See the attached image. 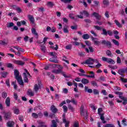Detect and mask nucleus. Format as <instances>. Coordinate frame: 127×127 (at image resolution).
I'll return each instance as SVG.
<instances>
[{
    "label": "nucleus",
    "mask_w": 127,
    "mask_h": 127,
    "mask_svg": "<svg viewBox=\"0 0 127 127\" xmlns=\"http://www.w3.org/2000/svg\"><path fill=\"white\" fill-rule=\"evenodd\" d=\"M14 76L17 81L19 83V85L21 86H23V80H22V78L21 76H19V71L17 69H15L14 71Z\"/></svg>",
    "instance_id": "1"
},
{
    "label": "nucleus",
    "mask_w": 127,
    "mask_h": 127,
    "mask_svg": "<svg viewBox=\"0 0 127 127\" xmlns=\"http://www.w3.org/2000/svg\"><path fill=\"white\" fill-rule=\"evenodd\" d=\"M51 56H52V58L50 59L49 61L50 62H53V63H58V61L56 60L57 58V54L55 52L50 53Z\"/></svg>",
    "instance_id": "2"
},
{
    "label": "nucleus",
    "mask_w": 127,
    "mask_h": 127,
    "mask_svg": "<svg viewBox=\"0 0 127 127\" xmlns=\"http://www.w3.org/2000/svg\"><path fill=\"white\" fill-rule=\"evenodd\" d=\"M102 60H103L104 62H107L109 64H115L116 62L112 59H108L106 57H103L102 58Z\"/></svg>",
    "instance_id": "3"
},
{
    "label": "nucleus",
    "mask_w": 127,
    "mask_h": 127,
    "mask_svg": "<svg viewBox=\"0 0 127 127\" xmlns=\"http://www.w3.org/2000/svg\"><path fill=\"white\" fill-rule=\"evenodd\" d=\"M26 72L23 73V78H24V82L25 83H28V78L27 77H29L30 76V74H29V73L27 72V69H24Z\"/></svg>",
    "instance_id": "4"
},
{
    "label": "nucleus",
    "mask_w": 127,
    "mask_h": 127,
    "mask_svg": "<svg viewBox=\"0 0 127 127\" xmlns=\"http://www.w3.org/2000/svg\"><path fill=\"white\" fill-rule=\"evenodd\" d=\"M80 114L81 116L86 117L87 116V113L86 111H84V106L81 105L80 107Z\"/></svg>",
    "instance_id": "5"
},
{
    "label": "nucleus",
    "mask_w": 127,
    "mask_h": 127,
    "mask_svg": "<svg viewBox=\"0 0 127 127\" xmlns=\"http://www.w3.org/2000/svg\"><path fill=\"white\" fill-rule=\"evenodd\" d=\"M39 89H41V83L40 82H39L38 84H35L34 87V90L36 93L38 92V90H39Z\"/></svg>",
    "instance_id": "6"
},
{
    "label": "nucleus",
    "mask_w": 127,
    "mask_h": 127,
    "mask_svg": "<svg viewBox=\"0 0 127 127\" xmlns=\"http://www.w3.org/2000/svg\"><path fill=\"white\" fill-rule=\"evenodd\" d=\"M84 64H87L88 65H93V64H94V59L89 58L88 59L85 61Z\"/></svg>",
    "instance_id": "7"
},
{
    "label": "nucleus",
    "mask_w": 127,
    "mask_h": 127,
    "mask_svg": "<svg viewBox=\"0 0 127 127\" xmlns=\"http://www.w3.org/2000/svg\"><path fill=\"white\" fill-rule=\"evenodd\" d=\"M120 99L123 101L122 104L123 105H127V98L123 96H119Z\"/></svg>",
    "instance_id": "8"
},
{
    "label": "nucleus",
    "mask_w": 127,
    "mask_h": 127,
    "mask_svg": "<svg viewBox=\"0 0 127 127\" xmlns=\"http://www.w3.org/2000/svg\"><path fill=\"white\" fill-rule=\"evenodd\" d=\"M13 63L14 64H16V65H20L21 66L24 65V62L19 60H14Z\"/></svg>",
    "instance_id": "9"
},
{
    "label": "nucleus",
    "mask_w": 127,
    "mask_h": 127,
    "mask_svg": "<svg viewBox=\"0 0 127 127\" xmlns=\"http://www.w3.org/2000/svg\"><path fill=\"white\" fill-rule=\"evenodd\" d=\"M92 15H93V16H94L95 17H96V19H97V20H101V18L102 17V16L100 15L99 14V13L94 12L93 13Z\"/></svg>",
    "instance_id": "10"
},
{
    "label": "nucleus",
    "mask_w": 127,
    "mask_h": 127,
    "mask_svg": "<svg viewBox=\"0 0 127 127\" xmlns=\"http://www.w3.org/2000/svg\"><path fill=\"white\" fill-rule=\"evenodd\" d=\"M10 118H11V113L8 112L5 113L4 119H5V120H8L9 119H10Z\"/></svg>",
    "instance_id": "11"
},
{
    "label": "nucleus",
    "mask_w": 127,
    "mask_h": 127,
    "mask_svg": "<svg viewBox=\"0 0 127 127\" xmlns=\"http://www.w3.org/2000/svg\"><path fill=\"white\" fill-rule=\"evenodd\" d=\"M13 48L16 49L18 52H22V53L24 52V50L19 46H14L13 47Z\"/></svg>",
    "instance_id": "12"
},
{
    "label": "nucleus",
    "mask_w": 127,
    "mask_h": 127,
    "mask_svg": "<svg viewBox=\"0 0 127 127\" xmlns=\"http://www.w3.org/2000/svg\"><path fill=\"white\" fill-rule=\"evenodd\" d=\"M91 39L95 45H99V44H101V42L97 40V39L95 38L94 37H92Z\"/></svg>",
    "instance_id": "13"
},
{
    "label": "nucleus",
    "mask_w": 127,
    "mask_h": 127,
    "mask_svg": "<svg viewBox=\"0 0 127 127\" xmlns=\"http://www.w3.org/2000/svg\"><path fill=\"white\" fill-rule=\"evenodd\" d=\"M7 127H14V122L13 121H8L7 124Z\"/></svg>",
    "instance_id": "14"
},
{
    "label": "nucleus",
    "mask_w": 127,
    "mask_h": 127,
    "mask_svg": "<svg viewBox=\"0 0 127 127\" xmlns=\"http://www.w3.org/2000/svg\"><path fill=\"white\" fill-rule=\"evenodd\" d=\"M39 127H47V125H45V123L42 121H38Z\"/></svg>",
    "instance_id": "15"
},
{
    "label": "nucleus",
    "mask_w": 127,
    "mask_h": 127,
    "mask_svg": "<svg viewBox=\"0 0 127 127\" xmlns=\"http://www.w3.org/2000/svg\"><path fill=\"white\" fill-rule=\"evenodd\" d=\"M5 105L6 107H10V99L9 98V97H7L6 99V100L5 101Z\"/></svg>",
    "instance_id": "16"
},
{
    "label": "nucleus",
    "mask_w": 127,
    "mask_h": 127,
    "mask_svg": "<svg viewBox=\"0 0 127 127\" xmlns=\"http://www.w3.org/2000/svg\"><path fill=\"white\" fill-rule=\"evenodd\" d=\"M27 95L30 97H33L34 96V92L31 89H28L27 91Z\"/></svg>",
    "instance_id": "17"
},
{
    "label": "nucleus",
    "mask_w": 127,
    "mask_h": 127,
    "mask_svg": "<svg viewBox=\"0 0 127 127\" xmlns=\"http://www.w3.org/2000/svg\"><path fill=\"white\" fill-rule=\"evenodd\" d=\"M63 123L65 124V127H69V124H70L69 121H67L66 120V119L64 118V119H63Z\"/></svg>",
    "instance_id": "18"
},
{
    "label": "nucleus",
    "mask_w": 127,
    "mask_h": 127,
    "mask_svg": "<svg viewBox=\"0 0 127 127\" xmlns=\"http://www.w3.org/2000/svg\"><path fill=\"white\" fill-rule=\"evenodd\" d=\"M80 14L81 15H84L85 16H86V17H88L90 14H89V12L87 11H83L82 12H80Z\"/></svg>",
    "instance_id": "19"
},
{
    "label": "nucleus",
    "mask_w": 127,
    "mask_h": 127,
    "mask_svg": "<svg viewBox=\"0 0 127 127\" xmlns=\"http://www.w3.org/2000/svg\"><path fill=\"white\" fill-rule=\"evenodd\" d=\"M89 80L86 78H83L81 79V83L84 84V85H86L87 84H89Z\"/></svg>",
    "instance_id": "20"
},
{
    "label": "nucleus",
    "mask_w": 127,
    "mask_h": 127,
    "mask_svg": "<svg viewBox=\"0 0 127 127\" xmlns=\"http://www.w3.org/2000/svg\"><path fill=\"white\" fill-rule=\"evenodd\" d=\"M89 74H91V75H86V77L88 78H95V73L93 72V71H89Z\"/></svg>",
    "instance_id": "21"
},
{
    "label": "nucleus",
    "mask_w": 127,
    "mask_h": 127,
    "mask_svg": "<svg viewBox=\"0 0 127 127\" xmlns=\"http://www.w3.org/2000/svg\"><path fill=\"white\" fill-rule=\"evenodd\" d=\"M84 90L85 92H88L89 94L93 93V90L92 89H88V87L85 86Z\"/></svg>",
    "instance_id": "22"
},
{
    "label": "nucleus",
    "mask_w": 127,
    "mask_h": 127,
    "mask_svg": "<svg viewBox=\"0 0 127 127\" xmlns=\"http://www.w3.org/2000/svg\"><path fill=\"white\" fill-rule=\"evenodd\" d=\"M82 38L83 39H84L85 40H87L90 38V35L88 34H83L82 35Z\"/></svg>",
    "instance_id": "23"
},
{
    "label": "nucleus",
    "mask_w": 127,
    "mask_h": 127,
    "mask_svg": "<svg viewBox=\"0 0 127 127\" xmlns=\"http://www.w3.org/2000/svg\"><path fill=\"white\" fill-rule=\"evenodd\" d=\"M51 110L54 114H55V113H56L57 111H58V110L56 108H55V106L54 105H52L51 106Z\"/></svg>",
    "instance_id": "24"
},
{
    "label": "nucleus",
    "mask_w": 127,
    "mask_h": 127,
    "mask_svg": "<svg viewBox=\"0 0 127 127\" xmlns=\"http://www.w3.org/2000/svg\"><path fill=\"white\" fill-rule=\"evenodd\" d=\"M31 31H32V34H33L34 35H35V36H38V34L37 33V32H36V30H35V29H34V28H32L31 29Z\"/></svg>",
    "instance_id": "25"
},
{
    "label": "nucleus",
    "mask_w": 127,
    "mask_h": 127,
    "mask_svg": "<svg viewBox=\"0 0 127 127\" xmlns=\"http://www.w3.org/2000/svg\"><path fill=\"white\" fill-rule=\"evenodd\" d=\"M89 106L91 109L93 110V111H96V110L98 109V107H97L96 106H95V104H90Z\"/></svg>",
    "instance_id": "26"
},
{
    "label": "nucleus",
    "mask_w": 127,
    "mask_h": 127,
    "mask_svg": "<svg viewBox=\"0 0 127 127\" xmlns=\"http://www.w3.org/2000/svg\"><path fill=\"white\" fill-rule=\"evenodd\" d=\"M28 18L31 23L33 24L34 23V18H33V16L32 15H29Z\"/></svg>",
    "instance_id": "27"
},
{
    "label": "nucleus",
    "mask_w": 127,
    "mask_h": 127,
    "mask_svg": "<svg viewBox=\"0 0 127 127\" xmlns=\"http://www.w3.org/2000/svg\"><path fill=\"white\" fill-rule=\"evenodd\" d=\"M53 5H54V3H53V2L51 1H48L47 3V6L49 7H53Z\"/></svg>",
    "instance_id": "28"
},
{
    "label": "nucleus",
    "mask_w": 127,
    "mask_h": 127,
    "mask_svg": "<svg viewBox=\"0 0 127 127\" xmlns=\"http://www.w3.org/2000/svg\"><path fill=\"white\" fill-rule=\"evenodd\" d=\"M64 33H68V32H69V31H68V26L67 25H65L64 27Z\"/></svg>",
    "instance_id": "29"
},
{
    "label": "nucleus",
    "mask_w": 127,
    "mask_h": 127,
    "mask_svg": "<svg viewBox=\"0 0 127 127\" xmlns=\"http://www.w3.org/2000/svg\"><path fill=\"white\" fill-rule=\"evenodd\" d=\"M52 72L55 74H60V72H61V69H54L53 70Z\"/></svg>",
    "instance_id": "30"
},
{
    "label": "nucleus",
    "mask_w": 127,
    "mask_h": 127,
    "mask_svg": "<svg viewBox=\"0 0 127 127\" xmlns=\"http://www.w3.org/2000/svg\"><path fill=\"white\" fill-rule=\"evenodd\" d=\"M100 117L103 124H106V121H105V117H104V114H101V115H100Z\"/></svg>",
    "instance_id": "31"
},
{
    "label": "nucleus",
    "mask_w": 127,
    "mask_h": 127,
    "mask_svg": "<svg viewBox=\"0 0 127 127\" xmlns=\"http://www.w3.org/2000/svg\"><path fill=\"white\" fill-rule=\"evenodd\" d=\"M114 22H115L116 25L118 26V27H122V24L119 22V21H118V20H115Z\"/></svg>",
    "instance_id": "32"
},
{
    "label": "nucleus",
    "mask_w": 127,
    "mask_h": 127,
    "mask_svg": "<svg viewBox=\"0 0 127 127\" xmlns=\"http://www.w3.org/2000/svg\"><path fill=\"white\" fill-rule=\"evenodd\" d=\"M11 85H13L14 89L15 90H17V85H16V81L12 82Z\"/></svg>",
    "instance_id": "33"
},
{
    "label": "nucleus",
    "mask_w": 127,
    "mask_h": 127,
    "mask_svg": "<svg viewBox=\"0 0 127 127\" xmlns=\"http://www.w3.org/2000/svg\"><path fill=\"white\" fill-rule=\"evenodd\" d=\"M52 125H51V127H57V123L55 121V120H53L52 121Z\"/></svg>",
    "instance_id": "34"
},
{
    "label": "nucleus",
    "mask_w": 127,
    "mask_h": 127,
    "mask_svg": "<svg viewBox=\"0 0 127 127\" xmlns=\"http://www.w3.org/2000/svg\"><path fill=\"white\" fill-rule=\"evenodd\" d=\"M89 49L88 48H86L85 49V51H86V52H87V53H89V52H93V48H92V47H89Z\"/></svg>",
    "instance_id": "35"
},
{
    "label": "nucleus",
    "mask_w": 127,
    "mask_h": 127,
    "mask_svg": "<svg viewBox=\"0 0 127 127\" xmlns=\"http://www.w3.org/2000/svg\"><path fill=\"white\" fill-rule=\"evenodd\" d=\"M112 42L115 45H117V46H119L120 45V43H119V41H117V40L113 39Z\"/></svg>",
    "instance_id": "36"
},
{
    "label": "nucleus",
    "mask_w": 127,
    "mask_h": 127,
    "mask_svg": "<svg viewBox=\"0 0 127 127\" xmlns=\"http://www.w3.org/2000/svg\"><path fill=\"white\" fill-rule=\"evenodd\" d=\"M103 112V109L102 108H98V114L100 116L101 115H103L102 114V112Z\"/></svg>",
    "instance_id": "37"
},
{
    "label": "nucleus",
    "mask_w": 127,
    "mask_h": 127,
    "mask_svg": "<svg viewBox=\"0 0 127 127\" xmlns=\"http://www.w3.org/2000/svg\"><path fill=\"white\" fill-rule=\"evenodd\" d=\"M13 25H14V24H13V23L12 22H10V23H8L7 24V27H12V26H13Z\"/></svg>",
    "instance_id": "38"
},
{
    "label": "nucleus",
    "mask_w": 127,
    "mask_h": 127,
    "mask_svg": "<svg viewBox=\"0 0 127 127\" xmlns=\"http://www.w3.org/2000/svg\"><path fill=\"white\" fill-rule=\"evenodd\" d=\"M32 117L35 119H37L38 118V115L35 113H33L32 114Z\"/></svg>",
    "instance_id": "39"
},
{
    "label": "nucleus",
    "mask_w": 127,
    "mask_h": 127,
    "mask_svg": "<svg viewBox=\"0 0 127 127\" xmlns=\"http://www.w3.org/2000/svg\"><path fill=\"white\" fill-rule=\"evenodd\" d=\"M61 1H63V2H64V3H68L69 2H71L72 0H61Z\"/></svg>",
    "instance_id": "40"
},
{
    "label": "nucleus",
    "mask_w": 127,
    "mask_h": 127,
    "mask_svg": "<svg viewBox=\"0 0 127 127\" xmlns=\"http://www.w3.org/2000/svg\"><path fill=\"white\" fill-rule=\"evenodd\" d=\"M120 80L123 83H127V78H123V77H120Z\"/></svg>",
    "instance_id": "41"
},
{
    "label": "nucleus",
    "mask_w": 127,
    "mask_h": 127,
    "mask_svg": "<svg viewBox=\"0 0 127 127\" xmlns=\"http://www.w3.org/2000/svg\"><path fill=\"white\" fill-rule=\"evenodd\" d=\"M14 113L15 115H18L19 114V109H15L14 110Z\"/></svg>",
    "instance_id": "42"
},
{
    "label": "nucleus",
    "mask_w": 127,
    "mask_h": 127,
    "mask_svg": "<svg viewBox=\"0 0 127 127\" xmlns=\"http://www.w3.org/2000/svg\"><path fill=\"white\" fill-rule=\"evenodd\" d=\"M63 109H64V113H67V111H68V108L66 105H64L63 107Z\"/></svg>",
    "instance_id": "43"
},
{
    "label": "nucleus",
    "mask_w": 127,
    "mask_h": 127,
    "mask_svg": "<svg viewBox=\"0 0 127 127\" xmlns=\"http://www.w3.org/2000/svg\"><path fill=\"white\" fill-rule=\"evenodd\" d=\"M66 59H67V58L65 56H64L63 58V61H64V62H65L67 64H69V61H68L67 60H66Z\"/></svg>",
    "instance_id": "44"
},
{
    "label": "nucleus",
    "mask_w": 127,
    "mask_h": 127,
    "mask_svg": "<svg viewBox=\"0 0 127 127\" xmlns=\"http://www.w3.org/2000/svg\"><path fill=\"white\" fill-rule=\"evenodd\" d=\"M117 63L118 64H121L122 63V60H121V58H120V57H117Z\"/></svg>",
    "instance_id": "45"
},
{
    "label": "nucleus",
    "mask_w": 127,
    "mask_h": 127,
    "mask_svg": "<svg viewBox=\"0 0 127 127\" xmlns=\"http://www.w3.org/2000/svg\"><path fill=\"white\" fill-rule=\"evenodd\" d=\"M103 31V33L102 34H103L104 35H108V31H107V30L103 29L102 30Z\"/></svg>",
    "instance_id": "46"
},
{
    "label": "nucleus",
    "mask_w": 127,
    "mask_h": 127,
    "mask_svg": "<svg viewBox=\"0 0 127 127\" xmlns=\"http://www.w3.org/2000/svg\"><path fill=\"white\" fill-rule=\"evenodd\" d=\"M66 49L71 50L72 49V45H68L65 47Z\"/></svg>",
    "instance_id": "47"
},
{
    "label": "nucleus",
    "mask_w": 127,
    "mask_h": 127,
    "mask_svg": "<svg viewBox=\"0 0 127 127\" xmlns=\"http://www.w3.org/2000/svg\"><path fill=\"white\" fill-rule=\"evenodd\" d=\"M99 90L97 89H93V94H94V95H99Z\"/></svg>",
    "instance_id": "48"
},
{
    "label": "nucleus",
    "mask_w": 127,
    "mask_h": 127,
    "mask_svg": "<svg viewBox=\"0 0 127 127\" xmlns=\"http://www.w3.org/2000/svg\"><path fill=\"white\" fill-rule=\"evenodd\" d=\"M2 98H4V99H5V98L7 97V94H6L5 92H3L2 93Z\"/></svg>",
    "instance_id": "49"
},
{
    "label": "nucleus",
    "mask_w": 127,
    "mask_h": 127,
    "mask_svg": "<svg viewBox=\"0 0 127 127\" xmlns=\"http://www.w3.org/2000/svg\"><path fill=\"white\" fill-rule=\"evenodd\" d=\"M1 75L2 77H3V78H5V77L6 76V75H7V72H2L1 73Z\"/></svg>",
    "instance_id": "50"
},
{
    "label": "nucleus",
    "mask_w": 127,
    "mask_h": 127,
    "mask_svg": "<svg viewBox=\"0 0 127 127\" xmlns=\"http://www.w3.org/2000/svg\"><path fill=\"white\" fill-rule=\"evenodd\" d=\"M104 127H115L114 124H107Z\"/></svg>",
    "instance_id": "51"
},
{
    "label": "nucleus",
    "mask_w": 127,
    "mask_h": 127,
    "mask_svg": "<svg viewBox=\"0 0 127 127\" xmlns=\"http://www.w3.org/2000/svg\"><path fill=\"white\" fill-rule=\"evenodd\" d=\"M71 103H72L73 105H77V101H76L74 99H72L71 100Z\"/></svg>",
    "instance_id": "52"
},
{
    "label": "nucleus",
    "mask_w": 127,
    "mask_h": 127,
    "mask_svg": "<svg viewBox=\"0 0 127 127\" xmlns=\"http://www.w3.org/2000/svg\"><path fill=\"white\" fill-rule=\"evenodd\" d=\"M123 72H124V71L122 69H120L118 71L119 74H120V75H121V76H122V77H124V75L123 74Z\"/></svg>",
    "instance_id": "53"
},
{
    "label": "nucleus",
    "mask_w": 127,
    "mask_h": 127,
    "mask_svg": "<svg viewBox=\"0 0 127 127\" xmlns=\"http://www.w3.org/2000/svg\"><path fill=\"white\" fill-rule=\"evenodd\" d=\"M107 34L110 36H113V32H112V31H110V30L107 31Z\"/></svg>",
    "instance_id": "54"
},
{
    "label": "nucleus",
    "mask_w": 127,
    "mask_h": 127,
    "mask_svg": "<svg viewBox=\"0 0 127 127\" xmlns=\"http://www.w3.org/2000/svg\"><path fill=\"white\" fill-rule=\"evenodd\" d=\"M85 43L87 46H91V43L90 42V41H85Z\"/></svg>",
    "instance_id": "55"
},
{
    "label": "nucleus",
    "mask_w": 127,
    "mask_h": 127,
    "mask_svg": "<svg viewBox=\"0 0 127 127\" xmlns=\"http://www.w3.org/2000/svg\"><path fill=\"white\" fill-rule=\"evenodd\" d=\"M41 49L42 51H43V52H45V51L46 50V48L45 47V46H42L41 47Z\"/></svg>",
    "instance_id": "56"
},
{
    "label": "nucleus",
    "mask_w": 127,
    "mask_h": 127,
    "mask_svg": "<svg viewBox=\"0 0 127 127\" xmlns=\"http://www.w3.org/2000/svg\"><path fill=\"white\" fill-rule=\"evenodd\" d=\"M68 16L71 19H75V17H74V14H69Z\"/></svg>",
    "instance_id": "57"
},
{
    "label": "nucleus",
    "mask_w": 127,
    "mask_h": 127,
    "mask_svg": "<svg viewBox=\"0 0 127 127\" xmlns=\"http://www.w3.org/2000/svg\"><path fill=\"white\" fill-rule=\"evenodd\" d=\"M73 127H79V123L74 122L73 124Z\"/></svg>",
    "instance_id": "58"
},
{
    "label": "nucleus",
    "mask_w": 127,
    "mask_h": 127,
    "mask_svg": "<svg viewBox=\"0 0 127 127\" xmlns=\"http://www.w3.org/2000/svg\"><path fill=\"white\" fill-rule=\"evenodd\" d=\"M74 80L76 81V82H81V81H82V80L81 79V78L80 77H76L74 79Z\"/></svg>",
    "instance_id": "59"
},
{
    "label": "nucleus",
    "mask_w": 127,
    "mask_h": 127,
    "mask_svg": "<svg viewBox=\"0 0 127 127\" xmlns=\"http://www.w3.org/2000/svg\"><path fill=\"white\" fill-rule=\"evenodd\" d=\"M102 66V64H100L99 63H98V64H97L96 65H95V67L97 68V69H98L99 68H100V67Z\"/></svg>",
    "instance_id": "60"
},
{
    "label": "nucleus",
    "mask_w": 127,
    "mask_h": 127,
    "mask_svg": "<svg viewBox=\"0 0 127 127\" xmlns=\"http://www.w3.org/2000/svg\"><path fill=\"white\" fill-rule=\"evenodd\" d=\"M108 67H109V68H111V69H113V70H115V69H117V66H114L112 65H109Z\"/></svg>",
    "instance_id": "61"
},
{
    "label": "nucleus",
    "mask_w": 127,
    "mask_h": 127,
    "mask_svg": "<svg viewBox=\"0 0 127 127\" xmlns=\"http://www.w3.org/2000/svg\"><path fill=\"white\" fill-rule=\"evenodd\" d=\"M105 15L107 18H109V17H110V15H109V12L107 11L105 12Z\"/></svg>",
    "instance_id": "62"
},
{
    "label": "nucleus",
    "mask_w": 127,
    "mask_h": 127,
    "mask_svg": "<svg viewBox=\"0 0 127 127\" xmlns=\"http://www.w3.org/2000/svg\"><path fill=\"white\" fill-rule=\"evenodd\" d=\"M94 28L95 29H97V30H101L102 29V28L99 26H94Z\"/></svg>",
    "instance_id": "63"
},
{
    "label": "nucleus",
    "mask_w": 127,
    "mask_h": 127,
    "mask_svg": "<svg viewBox=\"0 0 127 127\" xmlns=\"http://www.w3.org/2000/svg\"><path fill=\"white\" fill-rule=\"evenodd\" d=\"M38 11H44V7H39L38 9Z\"/></svg>",
    "instance_id": "64"
}]
</instances>
